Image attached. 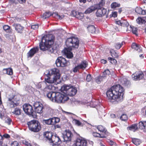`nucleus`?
Segmentation results:
<instances>
[{"instance_id": "f257e3e1", "label": "nucleus", "mask_w": 146, "mask_h": 146, "mask_svg": "<svg viewBox=\"0 0 146 146\" xmlns=\"http://www.w3.org/2000/svg\"><path fill=\"white\" fill-rule=\"evenodd\" d=\"M124 89L119 84L113 86L108 90L106 92L107 99L110 101L114 100L119 102L121 101V96L124 95Z\"/></svg>"}, {"instance_id": "f03ea898", "label": "nucleus", "mask_w": 146, "mask_h": 146, "mask_svg": "<svg viewBox=\"0 0 146 146\" xmlns=\"http://www.w3.org/2000/svg\"><path fill=\"white\" fill-rule=\"evenodd\" d=\"M54 36L52 34L44 35L42 38L39 44L40 49L43 51L49 50L51 53H53L54 50L50 46L54 43Z\"/></svg>"}, {"instance_id": "7ed1b4c3", "label": "nucleus", "mask_w": 146, "mask_h": 146, "mask_svg": "<svg viewBox=\"0 0 146 146\" xmlns=\"http://www.w3.org/2000/svg\"><path fill=\"white\" fill-rule=\"evenodd\" d=\"M79 41L78 38L71 37L68 38L66 41V44L68 48L71 50L73 48H78L79 46Z\"/></svg>"}, {"instance_id": "20e7f679", "label": "nucleus", "mask_w": 146, "mask_h": 146, "mask_svg": "<svg viewBox=\"0 0 146 146\" xmlns=\"http://www.w3.org/2000/svg\"><path fill=\"white\" fill-rule=\"evenodd\" d=\"M62 91L66 95L70 96H74L77 92V89L73 86L64 85L61 88Z\"/></svg>"}, {"instance_id": "39448f33", "label": "nucleus", "mask_w": 146, "mask_h": 146, "mask_svg": "<svg viewBox=\"0 0 146 146\" xmlns=\"http://www.w3.org/2000/svg\"><path fill=\"white\" fill-rule=\"evenodd\" d=\"M9 105L11 108H13L19 106L20 102L19 95H11L8 98Z\"/></svg>"}, {"instance_id": "423d86ee", "label": "nucleus", "mask_w": 146, "mask_h": 146, "mask_svg": "<svg viewBox=\"0 0 146 146\" xmlns=\"http://www.w3.org/2000/svg\"><path fill=\"white\" fill-rule=\"evenodd\" d=\"M29 129L34 132H38L41 129L40 123L36 120H33L27 123Z\"/></svg>"}, {"instance_id": "0eeeda50", "label": "nucleus", "mask_w": 146, "mask_h": 146, "mask_svg": "<svg viewBox=\"0 0 146 146\" xmlns=\"http://www.w3.org/2000/svg\"><path fill=\"white\" fill-rule=\"evenodd\" d=\"M67 98L64 95L60 93L57 92L56 93L54 98H52V101H54L58 103H61L64 102L67 100L66 99Z\"/></svg>"}, {"instance_id": "6e6552de", "label": "nucleus", "mask_w": 146, "mask_h": 146, "mask_svg": "<svg viewBox=\"0 0 146 146\" xmlns=\"http://www.w3.org/2000/svg\"><path fill=\"white\" fill-rule=\"evenodd\" d=\"M23 109L26 113L33 117L35 115V112L31 105L29 104H25L23 106Z\"/></svg>"}, {"instance_id": "1a4fd4ad", "label": "nucleus", "mask_w": 146, "mask_h": 146, "mask_svg": "<svg viewBox=\"0 0 146 146\" xmlns=\"http://www.w3.org/2000/svg\"><path fill=\"white\" fill-rule=\"evenodd\" d=\"M68 61L66 59L62 56L58 57L55 61V64L57 67H64L67 65Z\"/></svg>"}, {"instance_id": "9d476101", "label": "nucleus", "mask_w": 146, "mask_h": 146, "mask_svg": "<svg viewBox=\"0 0 146 146\" xmlns=\"http://www.w3.org/2000/svg\"><path fill=\"white\" fill-rule=\"evenodd\" d=\"M34 106L36 112L38 113H42L43 109V105L39 102H36L34 103Z\"/></svg>"}, {"instance_id": "9b49d317", "label": "nucleus", "mask_w": 146, "mask_h": 146, "mask_svg": "<svg viewBox=\"0 0 146 146\" xmlns=\"http://www.w3.org/2000/svg\"><path fill=\"white\" fill-rule=\"evenodd\" d=\"M45 77L44 78V81L48 83L52 84L56 82L57 80L53 77L52 78V75L50 74L49 71L48 73L45 75Z\"/></svg>"}, {"instance_id": "f8f14e48", "label": "nucleus", "mask_w": 146, "mask_h": 146, "mask_svg": "<svg viewBox=\"0 0 146 146\" xmlns=\"http://www.w3.org/2000/svg\"><path fill=\"white\" fill-rule=\"evenodd\" d=\"M87 143L86 141L84 139L82 138H78L76 140L74 146H86Z\"/></svg>"}, {"instance_id": "ddd939ff", "label": "nucleus", "mask_w": 146, "mask_h": 146, "mask_svg": "<svg viewBox=\"0 0 146 146\" xmlns=\"http://www.w3.org/2000/svg\"><path fill=\"white\" fill-rule=\"evenodd\" d=\"M97 9L96 15L97 17H102L106 14L107 10L105 8L98 7Z\"/></svg>"}, {"instance_id": "4468645a", "label": "nucleus", "mask_w": 146, "mask_h": 146, "mask_svg": "<svg viewBox=\"0 0 146 146\" xmlns=\"http://www.w3.org/2000/svg\"><path fill=\"white\" fill-rule=\"evenodd\" d=\"M50 143H52L53 145L58 146L62 143V141L58 136L54 135L52 136V140Z\"/></svg>"}, {"instance_id": "2eb2a0df", "label": "nucleus", "mask_w": 146, "mask_h": 146, "mask_svg": "<svg viewBox=\"0 0 146 146\" xmlns=\"http://www.w3.org/2000/svg\"><path fill=\"white\" fill-rule=\"evenodd\" d=\"M133 80L136 81L143 79L144 77V74L142 72H135L132 75Z\"/></svg>"}, {"instance_id": "dca6fc26", "label": "nucleus", "mask_w": 146, "mask_h": 146, "mask_svg": "<svg viewBox=\"0 0 146 146\" xmlns=\"http://www.w3.org/2000/svg\"><path fill=\"white\" fill-rule=\"evenodd\" d=\"M73 135L72 132L69 130H66V133L63 135L64 142L70 141L71 140Z\"/></svg>"}, {"instance_id": "f3484780", "label": "nucleus", "mask_w": 146, "mask_h": 146, "mask_svg": "<svg viewBox=\"0 0 146 146\" xmlns=\"http://www.w3.org/2000/svg\"><path fill=\"white\" fill-rule=\"evenodd\" d=\"M51 75H54L53 77L57 80L60 79V73L59 70L56 68H54L50 70Z\"/></svg>"}, {"instance_id": "a211bd4d", "label": "nucleus", "mask_w": 146, "mask_h": 146, "mask_svg": "<svg viewBox=\"0 0 146 146\" xmlns=\"http://www.w3.org/2000/svg\"><path fill=\"white\" fill-rule=\"evenodd\" d=\"M39 50V48L38 47H33L27 53V57L28 58H31Z\"/></svg>"}, {"instance_id": "6ab92c4d", "label": "nucleus", "mask_w": 146, "mask_h": 146, "mask_svg": "<svg viewBox=\"0 0 146 146\" xmlns=\"http://www.w3.org/2000/svg\"><path fill=\"white\" fill-rule=\"evenodd\" d=\"M72 50H70L69 48H65L63 50V52L64 54L68 58H71L73 57V55L71 52Z\"/></svg>"}, {"instance_id": "aec40b11", "label": "nucleus", "mask_w": 146, "mask_h": 146, "mask_svg": "<svg viewBox=\"0 0 146 146\" xmlns=\"http://www.w3.org/2000/svg\"><path fill=\"white\" fill-rule=\"evenodd\" d=\"M97 128L99 131L104 133V134L102 135H106V137L109 134V133L107 131L106 128L102 125H99L97 127Z\"/></svg>"}, {"instance_id": "412c9836", "label": "nucleus", "mask_w": 146, "mask_h": 146, "mask_svg": "<svg viewBox=\"0 0 146 146\" xmlns=\"http://www.w3.org/2000/svg\"><path fill=\"white\" fill-rule=\"evenodd\" d=\"M44 137L46 138V140L48 141L50 143L52 140V136L54 135L52 134V132L48 131L45 132L44 133Z\"/></svg>"}, {"instance_id": "4be33fe9", "label": "nucleus", "mask_w": 146, "mask_h": 146, "mask_svg": "<svg viewBox=\"0 0 146 146\" xmlns=\"http://www.w3.org/2000/svg\"><path fill=\"white\" fill-rule=\"evenodd\" d=\"M116 23L119 25L124 27H127L129 26V23L125 20L116 21Z\"/></svg>"}, {"instance_id": "5701e85b", "label": "nucleus", "mask_w": 146, "mask_h": 146, "mask_svg": "<svg viewBox=\"0 0 146 146\" xmlns=\"http://www.w3.org/2000/svg\"><path fill=\"white\" fill-rule=\"evenodd\" d=\"M13 26L15 27V29L18 32L21 33L22 32L24 28L20 24L14 23L13 25Z\"/></svg>"}, {"instance_id": "b1692460", "label": "nucleus", "mask_w": 146, "mask_h": 146, "mask_svg": "<svg viewBox=\"0 0 146 146\" xmlns=\"http://www.w3.org/2000/svg\"><path fill=\"white\" fill-rule=\"evenodd\" d=\"M3 72L4 74L11 75L13 74V70L11 68H4L3 69Z\"/></svg>"}, {"instance_id": "393cba45", "label": "nucleus", "mask_w": 146, "mask_h": 146, "mask_svg": "<svg viewBox=\"0 0 146 146\" xmlns=\"http://www.w3.org/2000/svg\"><path fill=\"white\" fill-rule=\"evenodd\" d=\"M97 9V7L94 6H91L88 8L85 11L86 14L90 13L94 11Z\"/></svg>"}, {"instance_id": "a878e982", "label": "nucleus", "mask_w": 146, "mask_h": 146, "mask_svg": "<svg viewBox=\"0 0 146 146\" xmlns=\"http://www.w3.org/2000/svg\"><path fill=\"white\" fill-rule=\"evenodd\" d=\"M78 65L80 69H84L87 67L88 64L86 61L84 60L82 61L81 63Z\"/></svg>"}, {"instance_id": "bb28decb", "label": "nucleus", "mask_w": 146, "mask_h": 146, "mask_svg": "<svg viewBox=\"0 0 146 146\" xmlns=\"http://www.w3.org/2000/svg\"><path fill=\"white\" fill-rule=\"evenodd\" d=\"M135 11L137 13L139 14L144 15L146 14V11L142 10V9L140 7H136L135 9Z\"/></svg>"}, {"instance_id": "cd10ccee", "label": "nucleus", "mask_w": 146, "mask_h": 146, "mask_svg": "<svg viewBox=\"0 0 146 146\" xmlns=\"http://www.w3.org/2000/svg\"><path fill=\"white\" fill-rule=\"evenodd\" d=\"M137 129V124H132L131 126L127 127V130H133L134 131L136 130Z\"/></svg>"}, {"instance_id": "c85d7f7f", "label": "nucleus", "mask_w": 146, "mask_h": 146, "mask_svg": "<svg viewBox=\"0 0 146 146\" xmlns=\"http://www.w3.org/2000/svg\"><path fill=\"white\" fill-rule=\"evenodd\" d=\"M88 30L89 32L92 33H94L95 32L96 29L94 26L91 25L87 27Z\"/></svg>"}, {"instance_id": "c756f323", "label": "nucleus", "mask_w": 146, "mask_h": 146, "mask_svg": "<svg viewBox=\"0 0 146 146\" xmlns=\"http://www.w3.org/2000/svg\"><path fill=\"white\" fill-rule=\"evenodd\" d=\"M74 13L76 14L75 15H74V16L76 17L80 20L83 19L84 15L82 13L78 12V14H77L76 12L75 11L73 12V13Z\"/></svg>"}, {"instance_id": "7c9ffc66", "label": "nucleus", "mask_w": 146, "mask_h": 146, "mask_svg": "<svg viewBox=\"0 0 146 146\" xmlns=\"http://www.w3.org/2000/svg\"><path fill=\"white\" fill-rule=\"evenodd\" d=\"M56 93L54 92H49L47 94V96L52 101V98L54 97Z\"/></svg>"}, {"instance_id": "2f4dec72", "label": "nucleus", "mask_w": 146, "mask_h": 146, "mask_svg": "<svg viewBox=\"0 0 146 146\" xmlns=\"http://www.w3.org/2000/svg\"><path fill=\"white\" fill-rule=\"evenodd\" d=\"M93 135L95 137H98L101 138H104L106 137V135L101 134L98 133L93 132L92 133Z\"/></svg>"}, {"instance_id": "473e14b6", "label": "nucleus", "mask_w": 146, "mask_h": 146, "mask_svg": "<svg viewBox=\"0 0 146 146\" xmlns=\"http://www.w3.org/2000/svg\"><path fill=\"white\" fill-rule=\"evenodd\" d=\"M130 27L131 28V31L136 36H138L137 29V28L135 27L134 26H130Z\"/></svg>"}, {"instance_id": "72a5a7b5", "label": "nucleus", "mask_w": 146, "mask_h": 146, "mask_svg": "<svg viewBox=\"0 0 146 146\" xmlns=\"http://www.w3.org/2000/svg\"><path fill=\"white\" fill-rule=\"evenodd\" d=\"M51 120L52 121V125H54L56 123L59 122L60 121V119L58 117H54L51 118Z\"/></svg>"}, {"instance_id": "f704fd0d", "label": "nucleus", "mask_w": 146, "mask_h": 146, "mask_svg": "<svg viewBox=\"0 0 146 146\" xmlns=\"http://www.w3.org/2000/svg\"><path fill=\"white\" fill-rule=\"evenodd\" d=\"M136 21L139 24H145L146 22L145 20L143 19L141 17H139L137 19Z\"/></svg>"}, {"instance_id": "c9c22d12", "label": "nucleus", "mask_w": 146, "mask_h": 146, "mask_svg": "<svg viewBox=\"0 0 146 146\" xmlns=\"http://www.w3.org/2000/svg\"><path fill=\"white\" fill-rule=\"evenodd\" d=\"M132 142L136 145H139L141 143V141L139 139L136 138L133 139Z\"/></svg>"}, {"instance_id": "e433bc0d", "label": "nucleus", "mask_w": 146, "mask_h": 146, "mask_svg": "<svg viewBox=\"0 0 146 146\" xmlns=\"http://www.w3.org/2000/svg\"><path fill=\"white\" fill-rule=\"evenodd\" d=\"M3 28L7 32L10 33L12 32V30L10 29V27L7 25H4L3 27Z\"/></svg>"}, {"instance_id": "4c0bfd02", "label": "nucleus", "mask_w": 146, "mask_h": 146, "mask_svg": "<svg viewBox=\"0 0 146 146\" xmlns=\"http://www.w3.org/2000/svg\"><path fill=\"white\" fill-rule=\"evenodd\" d=\"M13 113L16 115H19L21 114V110L18 108H16Z\"/></svg>"}, {"instance_id": "58836bf2", "label": "nucleus", "mask_w": 146, "mask_h": 146, "mask_svg": "<svg viewBox=\"0 0 146 146\" xmlns=\"http://www.w3.org/2000/svg\"><path fill=\"white\" fill-rule=\"evenodd\" d=\"M110 74V71L108 69L105 70L102 72V75L105 76L106 78L107 75H109Z\"/></svg>"}, {"instance_id": "ea45409f", "label": "nucleus", "mask_w": 146, "mask_h": 146, "mask_svg": "<svg viewBox=\"0 0 146 146\" xmlns=\"http://www.w3.org/2000/svg\"><path fill=\"white\" fill-rule=\"evenodd\" d=\"M52 121L51 120V118L47 119H44L43 120V122L44 123L48 125H52Z\"/></svg>"}, {"instance_id": "a19ab883", "label": "nucleus", "mask_w": 146, "mask_h": 146, "mask_svg": "<svg viewBox=\"0 0 146 146\" xmlns=\"http://www.w3.org/2000/svg\"><path fill=\"white\" fill-rule=\"evenodd\" d=\"M131 47L132 48L136 50H138L140 48L139 45L135 43H133L132 44Z\"/></svg>"}, {"instance_id": "79ce46f5", "label": "nucleus", "mask_w": 146, "mask_h": 146, "mask_svg": "<svg viewBox=\"0 0 146 146\" xmlns=\"http://www.w3.org/2000/svg\"><path fill=\"white\" fill-rule=\"evenodd\" d=\"M108 59L110 61V63L112 64H115L117 63L116 60L114 58L109 57L108 58Z\"/></svg>"}, {"instance_id": "37998d69", "label": "nucleus", "mask_w": 146, "mask_h": 146, "mask_svg": "<svg viewBox=\"0 0 146 146\" xmlns=\"http://www.w3.org/2000/svg\"><path fill=\"white\" fill-rule=\"evenodd\" d=\"M120 5L119 4L116 2H113L111 4V7L112 8H115L117 7H120Z\"/></svg>"}, {"instance_id": "c03bdc74", "label": "nucleus", "mask_w": 146, "mask_h": 146, "mask_svg": "<svg viewBox=\"0 0 146 146\" xmlns=\"http://www.w3.org/2000/svg\"><path fill=\"white\" fill-rule=\"evenodd\" d=\"M105 3V0H101L99 4L97 5L98 7H102L103 6Z\"/></svg>"}, {"instance_id": "a18cd8bd", "label": "nucleus", "mask_w": 146, "mask_h": 146, "mask_svg": "<svg viewBox=\"0 0 146 146\" xmlns=\"http://www.w3.org/2000/svg\"><path fill=\"white\" fill-rule=\"evenodd\" d=\"M122 45H123L122 42L121 43L117 42L115 44V46L116 49H119L120 48Z\"/></svg>"}, {"instance_id": "49530a36", "label": "nucleus", "mask_w": 146, "mask_h": 146, "mask_svg": "<svg viewBox=\"0 0 146 146\" xmlns=\"http://www.w3.org/2000/svg\"><path fill=\"white\" fill-rule=\"evenodd\" d=\"M120 119L122 121H125L127 119V115L125 114H123L120 117Z\"/></svg>"}, {"instance_id": "de8ad7c7", "label": "nucleus", "mask_w": 146, "mask_h": 146, "mask_svg": "<svg viewBox=\"0 0 146 146\" xmlns=\"http://www.w3.org/2000/svg\"><path fill=\"white\" fill-rule=\"evenodd\" d=\"M139 128L141 129H143L145 128V125L143 122L142 121L139 122Z\"/></svg>"}, {"instance_id": "09e8293b", "label": "nucleus", "mask_w": 146, "mask_h": 146, "mask_svg": "<svg viewBox=\"0 0 146 146\" xmlns=\"http://www.w3.org/2000/svg\"><path fill=\"white\" fill-rule=\"evenodd\" d=\"M73 121L76 125L78 126H82V123L79 120L76 119H74L73 120Z\"/></svg>"}, {"instance_id": "8fccbe9b", "label": "nucleus", "mask_w": 146, "mask_h": 146, "mask_svg": "<svg viewBox=\"0 0 146 146\" xmlns=\"http://www.w3.org/2000/svg\"><path fill=\"white\" fill-rule=\"evenodd\" d=\"M50 15H51L49 13L46 12L43 14V18L46 19L49 17Z\"/></svg>"}, {"instance_id": "3c124183", "label": "nucleus", "mask_w": 146, "mask_h": 146, "mask_svg": "<svg viewBox=\"0 0 146 146\" xmlns=\"http://www.w3.org/2000/svg\"><path fill=\"white\" fill-rule=\"evenodd\" d=\"M111 56L113 58H117L119 56L118 54L115 51L111 53Z\"/></svg>"}, {"instance_id": "603ef678", "label": "nucleus", "mask_w": 146, "mask_h": 146, "mask_svg": "<svg viewBox=\"0 0 146 146\" xmlns=\"http://www.w3.org/2000/svg\"><path fill=\"white\" fill-rule=\"evenodd\" d=\"M11 122V119L9 117L7 118L5 120V123L9 125H10Z\"/></svg>"}, {"instance_id": "864d4df0", "label": "nucleus", "mask_w": 146, "mask_h": 146, "mask_svg": "<svg viewBox=\"0 0 146 146\" xmlns=\"http://www.w3.org/2000/svg\"><path fill=\"white\" fill-rule=\"evenodd\" d=\"M80 69L78 65L75 66L73 69V71L74 72H76L79 69Z\"/></svg>"}, {"instance_id": "5fc2aeb1", "label": "nucleus", "mask_w": 146, "mask_h": 146, "mask_svg": "<svg viewBox=\"0 0 146 146\" xmlns=\"http://www.w3.org/2000/svg\"><path fill=\"white\" fill-rule=\"evenodd\" d=\"M92 80V77L90 74H88L87 75L86 78V80L87 82L90 81Z\"/></svg>"}, {"instance_id": "6e6d98bb", "label": "nucleus", "mask_w": 146, "mask_h": 146, "mask_svg": "<svg viewBox=\"0 0 146 146\" xmlns=\"http://www.w3.org/2000/svg\"><path fill=\"white\" fill-rule=\"evenodd\" d=\"M18 143L16 141L12 142L11 143V146H18Z\"/></svg>"}, {"instance_id": "4d7b16f0", "label": "nucleus", "mask_w": 146, "mask_h": 146, "mask_svg": "<svg viewBox=\"0 0 146 146\" xmlns=\"http://www.w3.org/2000/svg\"><path fill=\"white\" fill-rule=\"evenodd\" d=\"M31 28L35 30L37 29L38 27V25H33L31 26Z\"/></svg>"}, {"instance_id": "13d9d810", "label": "nucleus", "mask_w": 146, "mask_h": 146, "mask_svg": "<svg viewBox=\"0 0 146 146\" xmlns=\"http://www.w3.org/2000/svg\"><path fill=\"white\" fill-rule=\"evenodd\" d=\"M87 1L89 2H90L92 0H87ZM79 2L80 3H85L86 2V0H79Z\"/></svg>"}, {"instance_id": "bf43d9fd", "label": "nucleus", "mask_w": 146, "mask_h": 146, "mask_svg": "<svg viewBox=\"0 0 146 146\" xmlns=\"http://www.w3.org/2000/svg\"><path fill=\"white\" fill-rule=\"evenodd\" d=\"M95 81L98 84H100L101 82L100 79L98 76L96 78Z\"/></svg>"}, {"instance_id": "052dcab7", "label": "nucleus", "mask_w": 146, "mask_h": 146, "mask_svg": "<svg viewBox=\"0 0 146 146\" xmlns=\"http://www.w3.org/2000/svg\"><path fill=\"white\" fill-rule=\"evenodd\" d=\"M98 77L100 78L101 81H102L104 79L106 78H105V76H103L102 75V76H98Z\"/></svg>"}, {"instance_id": "680f3d73", "label": "nucleus", "mask_w": 146, "mask_h": 146, "mask_svg": "<svg viewBox=\"0 0 146 146\" xmlns=\"http://www.w3.org/2000/svg\"><path fill=\"white\" fill-rule=\"evenodd\" d=\"M100 61L103 64H105L107 62L106 60L103 59L101 60Z\"/></svg>"}, {"instance_id": "e2e57ef3", "label": "nucleus", "mask_w": 146, "mask_h": 146, "mask_svg": "<svg viewBox=\"0 0 146 146\" xmlns=\"http://www.w3.org/2000/svg\"><path fill=\"white\" fill-rule=\"evenodd\" d=\"M19 2L21 3H25L26 0H18Z\"/></svg>"}, {"instance_id": "0e129e2a", "label": "nucleus", "mask_w": 146, "mask_h": 146, "mask_svg": "<svg viewBox=\"0 0 146 146\" xmlns=\"http://www.w3.org/2000/svg\"><path fill=\"white\" fill-rule=\"evenodd\" d=\"M3 136L6 138H9L10 137V136L7 134H5L3 135Z\"/></svg>"}, {"instance_id": "69168bd1", "label": "nucleus", "mask_w": 146, "mask_h": 146, "mask_svg": "<svg viewBox=\"0 0 146 146\" xmlns=\"http://www.w3.org/2000/svg\"><path fill=\"white\" fill-rule=\"evenodd\" d=\"M52 85L51 84H50L49 85H48L47 87V88H48L50 90H51L52 88Z\"/></svg>"}, {"instance_id": "338daca9", "label": "nucleus", "mask_w": 146, "mask_h": 146, "mask_svg": "<svg viewBox=\"0 0 146 146\" xmlns=\"http://www.w3.org/2000/svg\"><path fill=\"white\" fill-rule=\"evenodd\" d=\"M112 16L114 17H116L117 16V13L115 12H113V13Z\"/></svg>"}, {"instance_id": "774afa93", "label": "nucleus", "mask_w": 146, "mask_h": 146, "mask_svg": "<svg viewBox=\"0 0 146 146\" xmlns=\"http://www.w3.org/2000/svg\"><path fill=\"white\" fill-rule=\"evenodd\" d=\"M4 117V115H3L1 113H0V118L2 119L3 117Z\"/></svg>"}]
</instances>
